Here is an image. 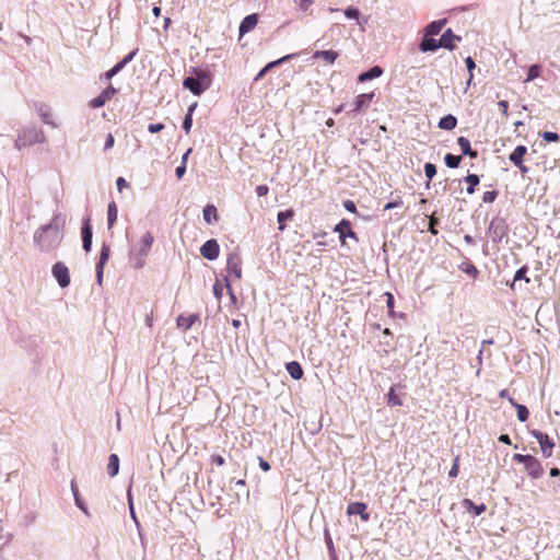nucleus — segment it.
<instances>
[{"label":"nucleus","mask_w":560,"mask_h":560,"mask_svg":"<svg viewBox=\"0 0 560 560\" xmlns=\"http://www.w3.org/2000/svg\"><path fill=\"white\" fill-rule=\"evenodd\" d=\"M46 136L44 131L36 126H28L23 128L15 140V148L22 149L34 145L36 143H44Z\"/></svg>","instance_id":"nucleus-1"},{"label":"nucleus","mask_w":560,"mask_h":560,"mask_svg":"<svg viewBox=\"0 0 560 560\" xmlns=\"http://www.w3.org/2000/svg\"><path fill=\"white\" fill-rule=\"evenodd\" d=\"M196 78L187 77L184 79L183 85L195 95H200L206 91L211 83V75L209 71L194 69Z\"/></svg>","instance_id":"nucleus-2"},{"label":"nucleus","mask_w":560,"mask_h":560,"mask_svg":"<svg viewBox=\"0 0 560 560\" xmlns=\"http://www.w3.org/2000/svg\"><path fill=\"white\" fill-rule=\"evenodd\" d=\"M153 235L150 232H147L144 235H142L139 244L135 246V248L131 252V255L137 256V267L140 268L143 266V258L148 255L150 252L152 244H153Z\"/></svg>","instance_id":"nucleus-3"},{"label":"nucleus","mask_w":560,"mask_h":560,"mask_svg":"<svg viewBox=\"0 0 560 560\" xmlns=\"http://www.w3.org/2000/svg\"><path fill=\"white\" fill-rule=\"evenodd\" d=\"M195 325H201L200 315L197 313H183L176 318V326L182 331H187L192 328Z\"/></svg>","instance_id":"nucleus-4"},{"label":"nucleus","mask_w":560,"mask_h":560,"mask_svg":"<svg viewBox=\"0 0 560 560\" xmlns=\"http://www.w3.org/2000/svg\"><path fill=\"white\" fill-rule=\"evenodd\" d=\"M530 434L537 440L539 443L541 453L544 457L548 458L552 455V448L555 446L553 441L546 434L538 430H533Z\"/></svg>","instance_id":"nucleus-5"},{"label":"nucleus","mask_w":560,"mask_h":560,"mask_svg":"<svg viewBox=\"0 0 560 560\" xmlns=\"http://www.w3.org/2000/svg\"><path fill=\"white\" fill-rule=\"evenodd\" d=\"M226 265L229 277L240 280L242 278V259L240 255L236 253L230 254Z\"/></svg>","instance_id":"nucleus-6"},{"label":"nucleus","mask_w":560,"mask_h":560,"mask_svg":"<svg viewBox=\"0 0 560 560\" xmlns=\"http://www.w3.org/2000/svg\"><path fill=\"white\" fill-rule=\"evenodd\" d=\"M527 154V148L525 145H517L514 151L509 155L510 162H512L522 174L528 172V167L523 164L524 156Z\"/></svg>","instance_id":"nucleus-7"},{"label":"nucleus","mask_w":560,"mask_h":560,"mask_svg":"<svg viewBox=\"0 0 560 560\" xmlns=\"http://www.w3.org/2000/svg\"><path fill=\"white\" fill-rule=\"evenodd\" d=\"M52 275L61 288L70 284V273L68 267L62 262H56L52 266Z\"/></svg>","instance_id":"nucleus-8"},{"label":"nucleus","mask_w":560,"mask_h":560,"mask_svg":"<svg viewBox=\"0 0 560 560\" xmlns=\"http://www.w3.org/2000/svg\"><path fill=\"white\" fill-rule=\"evenodd\" d=\"M200 254L203 258L214 260L219 257L220 246L215 240L207 241L200 248Z\"/></svg>","instance_id":"nucleus-9"},{"label":"nucleus","mask_w":560,"mask_h":560,"mask_svg":"<svg viewBox=\"0 0 560 560\" xmlns=\"http://www.w3.org/2000/svg\"><path fill=\"white\" fill-rule=\"evenodd\" d=\"M116 93L117 90L113 85H109L98 96L91 100L89 105L91 108H100L104 106L105 103L108 102Z\"/></svg>","instance_id":"nucleus-10"},{"label":"nucleus","mask_w":560,"mask_h":560,"mask_svg":"<svg viewBox=\"0 0 560 560\" xmlns=\"http://www.w3.org/2000/svg\"><path fill=\"white\" fill-rule=\"evenodd\" d=\"M335 231L339 234L340 241L342 244L346 242V237H351L358 240L355 232L351 229L350 221L343 219L336 226Z\"/></svg>","instance_id":"nucleus-11"},{"label":"nucleus","mask_w":560,"mask_h":560,"mask_svg":"<svg viewBox=\"0 0 560 560\" xmlns=\"http://www.w3.org/2000/svg\"><path fill=\"white\" fill-rule=\"evenodd\" d=\"M525 469L528 472V475L534 479L540 478L544 474V468L540 462L532 455L525 464Z\"/></svg>","instance_id":"nucleus-12"},{"label":"nucleus","mask_w":560,"mask_h":560,"mask_svg":"<svg viewBox=\"0 0 560 560\" xmlns=\"http://www.w3.org/2000/svg\"><path fill=\"white\" fill-rule=\"evenodd\" d=\"M135 56H136V50L129 52L122 60H120L112 69L106 71L102 75V78H104L106 81H109L114 75H116L119 71H121L122 68L133 59Z\"/></svg>","instance_id":"nucleus-13"},{"label":"nucleus","mask_w":560,"mask_h":560,"mask_svg":"<svg viewBox=\"0 0 560 560\" xmlns=\"http://www.w3.org/2000/svg\"><path fill=\"white\" fill-rule=\"evenodd\" d=\"M460 37L455 35L451 28L446 30L441 38L439 39V45L446 49L453 50L455 48L456 42H459Z\"/></svg>","instance_id":"nucleus-14"},{"label":"nucleus","mask_w":560,"mask_h":560,"mask_svg":"<svg viewBox=\"0 0 560 560\" xmlns=\"http://www.w3.org/2000/svg\"><path fill=\"white\" fill-rule=\"evenodd\" d=\"M349 515H360L361 520L366 522L370 520V514L366 512V504L362 502L350 503L347 508Z\"/></svg>","instance_id":"nucleus-15"},{"label":"nucleus","mask_w":560,"mask_h":560,"mask_svg":"<svg viewBox=\"0 0 560 560\" xmlns=\"http://www.w3.org/2000/svg\"><path fill=\"white\" fill-rule=\"evenodd\" d=\"M258 24V14H249L243 19L240 24V36L245 35L246 33L253 31Z\"/></svg>","instance_id":"nucleus-16"},{"label":"nucleus","mask_w":560,"mask_h":560,"mask_svg":"<svg viewBox=\"0 0 560 560\" xmlns=\"http://www.w3.org/2000/svg\"><path fill=\"white\" fill-rule=\"evenodd\" d=\"M92 228L90 224V218L85 219L83 221L82 226V242H83V248L85 252H90L92 247Z\"/></svg>","instance_id":"nucleus-17"},{"label":"nucleus","mask_w":560,"mask_h":560,"mask_svg":"<svg viewBox=\"0 0 560 560\" xmlns=\"http://www.w3.org/2000/svg\"><path fill=\"white\" fill-rule=\"evenodd\" d=\"M375 94L374 92L371 93H363L357 96L354 101V108L353 112H361L362 109L366 108L372 100L374 98Z\"/></svg>","instance_id":"nucleus-18"},{"label":"nucleus","mask_w":560,"mask_h":560,"mask_svg":"<svg viewBox=\"0 0 560 560\" xmlns=\"http://www.w3.org/2000/svg\"><path fill=\"white\" fill-rule=\"evenodd\" d=\"M36 108H37V113L44 124L49 125L51 127H57V125L52 120V113L48 105L38 104V105H36Z\"/></svg>","instance_id":"nucleus-19"},{"label":"nucleus","mask_w":560,"mask_h":560,"mask_svg":"<svg viewBox=\"0 0 560 560\" xmlns=\"http://www.w3.org/2000/svg\"><path fill=\"white\" fill-rule=\"evenodd\" d=\"M339 54L335 50H317L313 54V59H323L325 63L332 65Z\"/></svg>","instance_id":"nucleus-20"},{"label":"nucleus","mask_w":560,"mask_h":560,"mask_svg":"<svg viewBox=\"0 0 560 560\" xmlns=\"http://www.w3.org/2000/svg\"><path fill=\"white\" fill-rule=\"evenodd\" d=\"M441 45H439V40L433 38V36H430V35H424V37L422 38L421 43H420V50L425 52V51H434L436 50L438 48H440Z\"/></svg>","instance_id":"nucleus-21"},{"label":"nucleus","mask_w":560,"mask_h":560,"mask_svg":"<svg viewBox=\"0 0 560 560\" xmlns=\"http://www.w3.org/2000/svg\"><path fill=\"white\" fill-rule=\"evenodd\" d=\"M462 505L467 512L472 513L475 516H478L486 511V505L483 503L475 504L470 499H464Z\"/></svg>","instance_id":"nucleus-22"},{"label":"nucleus","mask_w":560,"mask_h":560,"mask_svg":"<svg viewBox=\"0 0 560 560\" xmlns=\"http://www.w3.org/2000/svg\"><path fill=\"white\" fill-rule=\"evenodd\" d=\"M397 388H401V386H392L389 388V392L387 394V405L390 406V407H397V406H402V399H401V393L397 394L396 393V389Z\"/></svg>","instance_id":"nucleus-23"},{"label":"nucleus","mask_w":560,"mask_h":560,"mask_svg":"<svg viewBox=\"0 0 560 560\" xmlns=\"http://www.w3.org/2000/svg\"><path fill=\"white\" fill-rule=\"evenodd\" d=\"M71 491L73 493L74 503L77 508L80 509L86 516H90V511L84 501L82 500V498L80 497L79 490L73 481L71 482Z\"/></svg>","instance_id":"nucleus-24"},{"label":"nucleus","mask_w":560,"mask_h":560,"mask_svg":"<svg viewBox=\"0 0 560 560\" xmlns=\"http://www.w3.org/2000/svg\"><path fill=\"white\" fill-rule=\"evenodd\" d=\"M108 257H109V248L107 246H103L102 250H101V254H100V260H98V264L96 266L98 282L102 281L103 268H104V265L106 264V261L108 260Z\"/></svg>","instance_id":"nucleus-25"},{"label":"nucleus","mask_w":560,"mask_h":560,"mask_svg":"<svg viewBox=\"0 0 560 560\" xmlns=\"http://www.w3.org/2000/svg\"><path fill=\"white\" fill-rule=\"evenodd\" d=\"M285 368H287L288 373L290 374V376L293 380L302 378L303 370H302V366H301V364L299 362H296V361L288 362Z\"/></svg>","instance_id":"nucleus-26"},{"label":"nucleus","mask_w":560,"mask_h":560,"mask_svg":"<svg viewBox=\"0 0 560 560\" xmlns=\"http://www.w3.org/2000/svg\"><path fill=\"white\" fill-rule=\"evenodd\" d=\"M293 55H287L276 61H271L269 62L268 65H266L259 72L258 74L255 77V81H258L260 80L271 68L278 66V65H281L282 62L289 60L290 58H292Z\"/></svg>","instance_id":"nucleus-27"},{"label":"nucleus","mask_w":560,"mask_h":560,"mask_svg":"<svg viewBox=\"0 0 560 560\" xmlns=\"http://www.w3.org/2000/svg\"><path fill=\"white\" fill-rule=\"evenodd\" d=\"M203 220L211 224L219 220L217 208L213 205H208L203 209Z\"/></svg>","instance_id":"nucleus-28"},{"label":"nucleus","mask_w":560,"mask_h":560,"mask_svg":"<svg viewBox=\"0 0 560 560\" xmlns=\"http://www.w3.org/2000/svg\"><path fill=\"white\" fill-rule=\"evenodd\" d=\"M457 143L462 149L463 154L468 155L470 158H477V151H474L470 147V141L465 137H459L457 139Z\"/></svg>","instance_id":"nucleus-29"},{"label":"nucleus","mask_w":560,"mask_h":560,"mask_svg":"<svg viewBox=\"0 0 560 560\" xmlns=\"http://www.w3.org/2000/svg\"><path fill=\"white\" fill-rule=\"evenodd\" d=\"M457 125V118L453 115H446L439 121V128L443 130H453Z\"/></svg>","instance_id":"nucleus-30"},{"label":"nucleus","mask_w":560,"mask_h":560,"mask_svg":"<svg viewBox=\"0 0 560 560\" xmlns=\"http://www.w3.org/2000/svg\"><path fill=\"white\" fill-rule=\"evenodd\" d=\"M119 471V457L116 454H110L108 457L107 472L110 477H115Z\"/></svg>","instance_id":"nucleus-31"},{"label":"nucleus","mask_w":560,"mask_h":560,"mask_svg":"<svg viewBox=\"0 0 560 560\" xmlns=\"http://www.w3.org/2000/svg\"><path fill=\"white\" fill-rule=\"evenodd\" d=\"M382 73H383V70L378 66H375L372 69H370L369 71L361 73L359 75V81L365 82L368 80H372V79L381 77Z\"/></svg>","instance_id":"nucleus-32"},{"label":"nucleus","mask_w":560,"mask_h":560,"mask_svg":"<svg viewBox=\"0 0 560 560\" xmlns=\"http://www.w3.org/2000/svg\"><path fill=\"white\" fill-rule=\"evenodd\" d=\"M294 217V211L292 209H289V210H285V211H280L277 215V220H278V229L279 231H284L285 229V221L287 220H291L292 218Z\"/></svg>","instance_id":"nucleus-33"},{"label":"nucleus","mask_w":560,"mask_h":560,"mask_svg":"<svg viewBox=\"0 0 560 560\" xmlns=\"http://www.w3.org/2000/svg\"><path fill=\"white\" fill-rule=\"evenodd\" d=\"M445 22H446V20H439V21H434V22L430 23L425 27V34L430 35V36L438 35L442 31Z\"/></svg>","instance_id":"nucleus-34"},{"label":"nucleus","mask_w":560,"mask_h":560,"mask_svg":"<svg viewBox=\"0 0 560 560\" xmlns=\"http://www.w3.org/2000/svg\"><path fill=\"white\" fill-rule=\"evenodd\" d=\"M197 107V103H194L189 106L188 113L183 121V128L186 133L190 132L191 126H192V113Z\"/></svg>","instance_id":"nucleus-35"},{"label":"nucleus","mask_w":560,"mask_h":560,"mask_svg":"<svg viewBox=\"0 0 560 560\" xmlns=\"http://www.w3.org/2000/svg\"><path fill=\"white\" fill-rule=\"evenodd\" d=\"M465 182L468 184L467 194L472 195L476 191V186L479 184V176L476 174H469L465 177Z\"/></svg>","instance_id":"nucleus-36"},{"label":"nucleus","mask_w":560,"mask_h":560,"mask_svg":"<svg viewBox=\"0 0 560 560\" xmlns=\"http://www.w3.org/2000/svg\"><path fill=\"white\" fill-rule=\"evenodd\" d=\"M117 214H118V210H117V207H116V203L115 202H110L108 205V210H107V221H108V228L110 229L114 223L116 222L117 220Z\"/></svg>","instance_id":"nucleus-37"},{"label":"nucleus","mask_w":560,"mask_h":560,"mask_svg":"<svg viewBox=\"0 0 560 560\" xmlns=\"http://www.w3.org/2000/svg\"><path fill=\"white\" fill-rule=\"evenodd\" d=\"M444 161L448 167L456 168L460 164L462 156L447 153L444 158Z\"/></svg>","instance_id":"nucleus-38"},{"label":"nucleus","mask_w":560,"mask_h":560,"mask_svg":"<svg viewBox=\"0 0 560 560\" xmlns=\"http://www.w3.org/2000/svg\"><path fill=\"white\" fill-rule=\"evenodd\" d=\"M541 74V67L539 65H533L528 69L527 78L525 82L533 81L534 79L540 77Z\"/></svg>","instance_id":"nucleus-39"},{"label":"nucleus","mask_w":560,"mask_h":560,"mask_svg":"<svg viewBox=\"0 0 560 560\" xmlns=\"http://www.w3.org/2000/svg\"><path fill=\"white\" fill-rule=\"evenodd\" d=\"M516 411H517V419L521 422H525L529 417V411L526 406L524 405H516Z\"/></svg>","instance_id":"nucleus-40"},{"label":"nucleus","mask_w":560,"mask_h":560,"mask_svg":"<svg viewBox=\"0 0 560 560\" xmlns=\"http://www.w3.org/2000/svg\"><path fill=\"white\" fill-rule=\"evenodd\" d=\"M540 137L547 142L559 141V135L552 131H544L540 133Z\"/></svg>","instance_id":"nucleus-41"},{"label":"nucleus","mask_w":560,"mask_h":560,"mask_svg":"<svg viewBox=\"0 0 560 560\" xmlns=\"http://www.w3.org/2000/svg\"><path fill=\"white\" fill-rule=\"evenodd\" d=\"M424 174L431 180L436 174V167L432 163L424 164Z\"/></svg>","instance_id":"nucleus-42"},{"label":"nucleus","mask_w":560,"mask_h":560,"mask_svg":"<svg viewBox=\"0 0 560 560\" xmlns=\"http://www.w3.org/2000/svg\"><path fill=\"white\" fill-rule=\"evenodd\" d=\"M497 196H498V192H497V191H494V190H492V191H486V192L483 194V196H482V200H483V202H486V203H492V202L495 200Z\"/></svg>","instance_id":"nucleus-43"},{"label":"nucleus","mask_w":560,"mask_h":560,"mask_svg":"<svg viewBox=\"0 0 560 560\" xmlns=\"http://www.w3.org/2000/svg\"><path fill=\"white\" fill-rule=\"evenodd\" d=\"M401 206H402V200H401L400 197H398L396 200L387 202L384 206V210H390V209L398 208V207H401Z\"/></svg>","instance_id":"nucleus-44"},{"label":"nucleus","mask_w":560,"mask_h":560,"mask_svg":"<svg viewBox=\"0 0 560 560\" xmlns=\"http://www.w3.org/2000/svg\"><path fill=\"white\" fill-rule=\"evenodd\" d=\"M359 14V10L352 7L347 8L345 11V15L349 19H358Z\"/></svg>","instance_id":"nucleus-45"},{"label":"nucleus","mask_w":560,"mask_h":560,"mask_svg":"<svg viewBox=\"0 0 560 560\" xmlns=\"http://www.w3.org/2000/svg\"><path fill=\"white\" fill-rule=\"evenodd\" d=\"M458 471H459L458 457H456L455 460H454L453 466L451 467V469L448 471V476L451 478H455V477H457Z\"/></svg>","instance_id":"nucleus-46"},{"label":"nucleus","mask_w":560,"mask_h":560,"mask_svg":"<svg viewBox=\"0 0 560 560\" xmlns=\"http://www.w3.org/2000/svg\"><path fill=\"white\" fill-rule=\"evenodd\" d=\"M299 8L303 11H306L314 2V0H295Z\"/></svg>","instance_id":"nucleus-47"},{"label":"nucleus","mask_w":560,"mask_h":560,"mask_svg":"<svg viewBox=\"0 0 560 560\" xmlns=\"http://www.w3.org/2000/svg\"><path fill=\"white\" fill-rule=\"evenodd\" d=\"M164 129V125L163 124H150L148 126V130L149 132L151 133H156V132H160Z\"/></svg>","instance_id":"nucleus-48"},{"label":"nucleus","mask_w":560,"mask_h":560,"mask_svg":"<svg viewBox=\"0 0 560 560\" xmlns=\"http://www.w3.org/2000/svg\"><path fill=\"white\" fill-rule=\"evenodd\" d=\"M268 192H269V187L267 185H258L256 187V194L259 197H264V196L268 195Z\"/></svg>","instance_id":"nucleus-49"},{"label":"nucleus","mask_w":560,"mask_h":560,"mask_svg":"<svg viewBox=\"0 0 560 560\" xmlns=\"http://www.w3.org/2000/svg\"><path fill=\"white\" fill-rule=\"evenodd\" d=\"M343 207L346 208V210H348L349 212H352V213H355L357 212V207H355V203L352 201V200H346L343 202Z\"/></svg>","instance_id":"nucleus-50"},{"label":"nucleus","mask_w":560,"mask_h":560,"mask_svg":"<svg viewBox=\"0 0 560 560\" xmlns=\"http://www.w3.org/2000/svg\"><path fill=\"white\" fill-rule=\"evenodd\" d=\"M529 457H530V455L514 454L513 460H515L517 463H523L525 465Z\"/></svg>","instance_id":"nucleus-51"},{"label":"nucleus","mask_w":560,"mask_h":560,"mask_svg":"<svg viewBox=\"0 0 560 560\" xmlns=\"http://www.w3.org/2000/svg\"><path fill=\"white\" fill-rule=\"evenodd\" d=\"M114 143H115L114 136L112 133H108L106 137V142H105L104 149L105 150L112 149L114 147Z\"/></svg>","instance_id":"nucleus-52"},{"label":"nucleus","mask_w":560,"mask_h":560,"mask_svg":"<svg viewBox=\"0 0 560 560\" xmlns=\"http://www.w3.org/2000/svg\"><path fill=\"white\" fill-rule=\"evenodd\" d=\"M526 272H527V268L526 267H522L521 269H518L515 272L514 281H517V280H521V279L525 278Z\"/></svg>","instance_id":"nucleus-53"},{"label":"nucleus","mask_w":560,"mask_h":560,"mask_svg":"<svg viewBox=\"0 0 560 560\" xmlns=\"http://www.w3.org/2000/svg\"><path fill=\"white\" fill-rule=\"evenodd\" d=\"M116 185H117V189L119 191H121L124 188H127L129 186L124 177H118Z\"/></svg>","instance_id":"nucleus-54"},{"label":"nucleus","mask_w":560,"mask_h":560,"mask_svg":"<svg viewBox=\"0 0 560 560\" xmlns=\"http://www.w3.org/2000/svg\"><path fill=\"white\" fill-rule=\"evenodd\" d=\"M258 460H259V467L264 470V471H269L270 470V464L265 460L262 457H258Z\"/></svg>","instance_id":"nucleus-55"},{"label":"nucleus","mask_w":560,"mask_h":560,"mask_svg":"<svg viewBox=\"0 0 560 560\" xmlns=\"http://www.w3.org/2000/svg\"><path fill=\"white\" fill-rule=\"evenodd\" d=\"M499 107L501 108L502 110V114L504 116H508V110H509V102L508 101H500L499 102Z\"/></svg>","instance_id":"nucleus-56"},{"label":"nucleus","mask_w":560,"mask_h":560,"mask_svg":"<svg viewBox=\"0 0 560 560\" xmlns=\"http://www.w3.org/2000/svg\"><path fill=\"white\" fill-rule=\"evenodd\" d=\"M465 63H466V66H467V68H468V70H469L470 72H471V71L475 69V67H476L475 61H474V59H472L471 57H467V58L465 59Z\"/></svg>","instance_id":"nucleus-57"},{"label":"nucleus","mask_w":560,"mask_h":560,"mask_svg":"<svg viewBox=\"0 0 560 560\" xmlns=\"http://www.w3.org/2000/svg\"><path fill=\"white\" fill-rule=\"evenodd\" d=\"M185 172H186V165L180 164L175 171L177 178H182L184 176Z\"/></svg>","instance_id":"nucleus-58"},{"label":"nucleus","mask_w":560,"mask_h":560,"mask_svg":"<svg viewBox=\"0 0 560 560\" xmlns=\"http://www.w3.org/2000/svg\"><path fill=\"white\" fill-rule=\"evenodd\" d=\"M499 441L503 444H506V445H510L511 444V439L508 434H501L499 436Z\"/></svg>","instance_id":"nucleus-59"},{"label":"nucleus","mask_w":560,"mask_h":560,"mask_svg":"<svg viewBox=\"0 0 560 560\" xmlns=\"http://www.w3.org/2000/svg\"><path fill=\"white\" fill-rule=\"evenodd\" d=\"M467 273L477 275L478 270L474 265H468L467 268L464 269Z\"/></svg>","instance_id":"nucleus-60"},{"label":"nucleus","mask_w":560,"mask_h":560,"mask_svg":"<svg viewBox=\"0 0 560 560\" xmlns=\"http://www.w3.org/2000/svg\"><path fill=\"white\" fill-rule=\"evenodd\" d=\"M191 151H192V149H191V148H189V149L185 152V154L183 155V158H182V164H183V165H186V163H187V159H188L189 154L191 153Z\"/></svg>","instance_id":"nucleus-61"},{"label":"nucleus","mask_w":560,"mask_h":560,"mask_svg":"<svg viewBox=\"0 0 560 560\" xmlns=\"http://www.w3.org/2000/svg\"><path fill=\"white\" fill-rule=\"evenodd\" d=\"M550 476H551V477H558V476H560V469H559L558 467H552V468L550 469Z\"/></svg>","instance_id":"nucleus-62"},{"label":"nucleus","mask_w":560,"mask_h":560,"mask_svg":"<svg viewBox=\"0 0 560 560\" xmlns=\"http://www.w3.org/2000/svg\"><path fill=\"white\" fill-rule=\"evenodd\" d=\"M213 463H215L219 466H222L224 464V458L222 456H215L213 458Z\"/></svg>","instance_id":"nucleus-63"},{"label":"nucleus","mask_w":560,"mask_h":560,"mask_svg":"<svg viewBox=\"0 0 560 560\" xmlns=\"http://www.w3.org/2000/svg\"><path fill=\"white\" fill-rule=\"evenodd\" d=\"M232 325H233V327H235L237 329V328H240L242 326V320L241 319H233L232 320Z\"/></svg>","instance_id":"nucleus-64"}]
</instances>
